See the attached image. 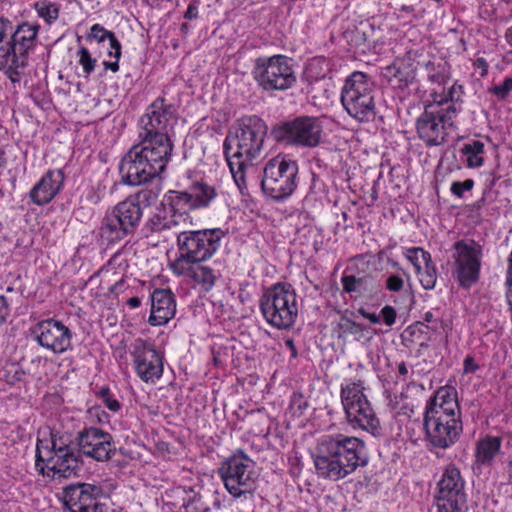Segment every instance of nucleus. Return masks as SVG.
I'll use <instances>...</instances> for the list:
<instances>
[{
    "instance_id": "obj_1",
    "label": "nucleus",
    "mask_w": 512,
    "mask_h": 512,
    "mask_svg": "<svg viewBox=\"0 0 512 512\" xmlns=\"http://www.w3.org/2000/svg\"><path fill=\"white\" fill-rule=\"evenodd\" d=\"M171 118L164 100H155L139 120V139L119 164L122 182L138 186L160 175L171 158L173 144L166 133Z\"/></svg>"
},
{
    "instance_id": "obj_2",
    "label": "nucleus",
    "mask_w": 512,
    "mask_h": 512,
    "mask_svg": "<svg viewBox=\"0 0 512 512\" xmlns=\"http://www.w3.org/2000/svg\"><path fill=\"white\" fill-rule=\"evenodd\" d=\"M267 125L257 116L244 117L224 140V152L237 186L246 187V171L260 161Z\"/></svg>"
},
{
    "instance_id": "obj_3",
    "label": "nucleus",
    "mask_w": 512,
    "mask_h": 512,
    "mask_svg": "<svg viewBox=\"0 0 512 512\" xmlns=\"http://www.w3.org/2000/svg\"><path fill=\"white\" fill-rule=\"evenodd\" d=\"M365 450L364 442L357 437L327 435L319 440L312 458L318 475L336 481L368 464Z\"/></svg>"
},
{
    "instance_id": "obj_4",
    "label": "nucleus",
    "mask_w": 512,
    "mask_h": 512,
    "mask_svg": "<svg viewBox=\"0 0 512 512\" xmlns=\"http://www.w3.org/2000/svg\"><path fill=\"white\" fill-rule=\"evenodd\" d=\"M35 465L42 475L61 480L77 476L82 462L69 437L52 431L49 443L37 441Z\"/></svg>"
},
{
    "instance_id": "obj_5",
    "label": "nucleus",
    "mask_w": 512,
    "mask_h": 512,
    "mask_svg": "<svg viewBox=\"0 0 512 512\" xmlns=\"http://www.w3.org/2000/svg\"><path fill=\"white\" fill-rule=\"evenodd\" d=\"M375 83L365 73L353 72L346 80L341 103L346 112L359 122L373 121L376 116Z\"/></svg>"
},
{
    "instance_id": "obj_6",
    "label": "nucleus",
    "mask_w": 512,
    "mask_h": 512,
    "mask_svg": "<svg viewBox=\"0 0 512 512\" xmlns=\"http://www.w3.org/2000/svg\"><path fill=\"white\" fill-rule=\"evenodd\" d=\"M224 236L225 232L220 228L180 231L177 237L179 255L170 263V268L206 261L219 249Z\"/></svg>"
},
{
    "instance_id": "obj_7",
    "label": "nucleus",
    "mask_w": 512,
    "mask_h": 512,
    "mask_svg": "<svg viewBox=\"0 0 512 512\" xmlns=\"http://www.w3.org/2000/svg\"><path fill=\"white\" fill-rule=\"evenodd\" d=\"M260 310L265 320L277 329H288L298 315L297 295L288 283H277L260 298Z\"/></svg>"
},
{
    "instance_id": "obj_8",
    "label": "nucleus",
    "mask_w": 512,
    "mask_h": 512,
    "mask_svg": "<svg viewBox=\"0 0 512 512\" xmlns=\"http://www.w3.org/2000/svg\"><path fill=\"white\" fill-rule=\"evenodd\" d=\"M363 391L360 380L341 386L340 396L347 422L354 429H362L375 437L380 436V420Z\"/></svg>"
},
{
    "instance_id": "obj_9",
    "label": "nucleus",
    "mask_w": 512,
    "mask_h": 512,
    "mask_svg": "<svg viewBox=\"0 0 512 512\" xmlns=\"http://www.w3.org/2000/svg\"><path fill=\"white\" fill-rule=\"evenodd\" d=\"M143 216L141 206L127 197L105 214L99 235L103 242L115 244L133 235Z\"/></svg>"
},
{
    "instance_id": "obj_10",
    "label": "nucleus",
    "mask_w": 512,
    "mask_h": 512,
    "mask_svg": "<svg viewBox=\"0 0 512 512\" xmlns=\"http://www.w3.org/2000/svg\"><path fill=\"white\" fill-rule=\"evenodd\" d=\"M298 164L284 156H277L267 162L263 170L261 188L266 196L283 201L290 197L297 187Z\"/></svg>"
},
{
    "instance_id": "obj_11",
    "label": "nucleus",
    "mask_w": 512,
    "mask_h": 512,
    "mask_svg": "<svg viewBox=\"0 0 512 512\" xmlns=\"http://www.w3.org/2000/svg\"><path fill=\"white\" fill-rule=\"evenodd\" d=\"M255 463L242 450H237L221 462L218 473L233 497L252 495L256 485Z\"/></svg>"
},
{
    "instance_id": "obj_12",
    "label": "nucleus",
    "mask_w": 512,
    "mask_h": 512,
    "mask_svg": "<svg viewBox=\"0 0 512 512\" xmlns=\"http://www.w3.org/2000/svg\"><path fill=\"white\" fill-rule=\"evenodd\" d=\"M457 110L453 104L443 107L438 103H430L416 121L418 137L428 147L440 146L446 142L448 129L454 126Z\"/></svg>"
},
{
    "instance_id": "obj_13",
    "label": "nucleus",
    "mask_w": 512,
    "mask_h": 512,
    "mask_svg": "<svg viewBox=\"0 0 512 512\" xmlns=\"http://www.w3.org/2000/svg\"><path fill=\"white\" fill-rule=\"evenodd\" d=\"M277 141L301 148H315L322 142L323 125L318 117L298 116L273 129Z\"/></svg>"
},
{
    "instance_id": "obj_14",
    "label": "nucleus",
    "mask_w": 512,
    "mask_h": 512,
    "mask_svg": "<svg viewBox=\"0 0 512 512\" xmlns=\"http://www.w3.org/2000/svg\"><path fill=\"white\" fill-rule=\"evenodd\" d=\"M252 74L265 91L287 90L296 82L289 59L283 55L256 59Z\"/></svg>"
},
{
    "instance_id": "obj_15",
    "label": "nucleus",
    "mask_w": 512,
    "mask_h": 512,
    "mask_svg": "<svg viewBox=\"0 0 512 512\" xmlns=\"http://www.w3.org/2000/svg\"><path fill=\"white\" fill-rule=\"evenodd\" d=\"M453 251L452 275L462 288H470L479 279L482 248L474 240H459Z\"/></svg>"
},
{
    "instance_id": "obj_16",
    "label": "nucleus",
    "mask_w": 512,
    "mask_h": 512,
    "mask_svg": "<svg viewBox=\"0 0 512 512\" xmlns=\"http://www.w3.org/2000/svg\"><path fill=\"white\" fill-rule=\"evenodd\" d=\"M436 504L439 512H463L467 495L465 481L455 464H448L437 483Z\"/></svg>"
},
{
    "instance_id": "obj_17",
    "label": "nucleus",
    "mask_w": 512,
    "mask_h": 512,
    "mask_svg": "<svg viewBox=\"0 0 512 512\" xmlns=\"http://www.w3.org/2000/svg\"><path fill=\"white\" fill-rule=\"evenodd\" d=\"M103 495L100 485L78 482L64 488L63 501L70 512H105L106 505L100 502Z\"/></svg>"
},
{
    "instance_id": "obj_18",
    "label": "nucleus",
    "mask_w": 512,
    "mask_h": 512,
    "mask_svg": "<svg viewBox=\"0 0 512 512\" xmlns=\"http://www.w3.org/2000/svg\"><path fill=\"white\" fill-rule=\"evenodd\" d=\"M39 25L22 23L13 30L8 20L0 19V48L13 50L10 54L28 58L29 51L35 47Z\"/></svg>"
},
{
    "instance_id": "obj_19",
    "label": "nucleus",
    "mask_w": 512,
    "mask_h": 512,
    "mask_svg": "<svg viewBox=\"0 0 512 512\" xmlns=\"http://www.w3.org/2000/svg\"><path fill=\"white\" fill-rule=\"evenodd\" d=\"M79 455L96 461H108L115 454L116 446L111 434L95 427L80 431L77 436Z\"/></svg>"
},
{
    "instance_id": "obj_20",
    "label": "nucleus",
    "mask_w": 512,
    "mask_h": 512,
    "mask_svg": "<svg viewBox=\"0 0 512 512\" xmlns=\"http://www.w3.org/2000/svg\"><path fill=\"white\" fill-rule=\"evenodd\" d=\"M423 424L425 440L433 448L447 449L453 446L463 431L461 417L446 420L424 417Z\"/></svg>"
},
{
    "instance_id": "obj_21",
    "label": "nucleus",
    "mask_w": 512,
    "mask_h": 512,
    "mask_svg": "<svg viewBox=\"0 0 512 512\" xmlns=\"http://www.w3.org/2000/svg\"><path fill=\"white\" fill-rule=\"evenodd\" d=\"M37 343L55 354H61L71 347L72 333L61 321H41L34 329Z\"/></svg>"
},
{
    "instance_id": "obj_22",
    "label": "nucleus",
    "mask_w": 512,
    "mask_h": 512,
    "mask_svg": "<svg viewBox=\"0 0 512 512\" xmlns=\"http://www.w3.org/2000/svg\"><path fill=\"white\" fill-rule=\"evenodd\" d=\"M133 358L137 375L145 382H154L163 373L161 355L144 340L138 339L133 345Z\"/></svg>"
},
{
    "instance_id": "obj_23",
    "label": "nucleus",
    "mask_w": 512,
    "mask_h": 512,
    "mask_svg": "<svg viewBox=\"0 0 512 512\" xmlns=\"http://www.w3.org/2000/svg\"><path fill=\"white\" fill-rule=\"evenodd\" d=\"M424 417L444 420L461 417L456 390L449 386L439 388L428 400Z\"/></svg>"
},
{
    "instance_id": "obj_24",
    "label": "nucleus",
    "mask_w": 512,
    "mask_h": 512,
    "mask_svg": "<svg viewBox=\"0 0 512 512\" xmlns=\"http://www.w3.org/2000/svg\"><path fill=\"white\" fill-rule=\"evenodd\" d=\"M64 183L61 169L48 170L29 192L31 201L38 206L50 203L60 192Z\"/></svg>"
},
{
    "instance_id": "obj_25",
    "label": "nucleus",
    "mask_w": 512,
    "mask_h": 512,
    "mask_svg": "<svg viewBox=\"0 0 512 512\" xmlns=\"http://www.w3.org/2000/svg\"><path fill=\"white\" fill-rule=\"evenodd\" d=\"M176 313L174 295L170 290L156 289L151 295L149 323L153 326L166 324Z\"/></svg>"
},
{
    "instance_id": "obj_26",
    "label": "nucleus",
    "mask_w": 512,
    "mask_h": 512,
    "mask_svg": "<svg viewBox=\"0 0 512 512\" xmlns=\"http://www.w3.org/2000/svg\"><path fill=\"white\" fill-rule=\"evenodd\" d=\"M170 269L177 276L193 280L205 292L210 291L214 287L216 280L220 276L218 271L201 263H189L188 265H180Z\"/></svg>"
},
{
    "instance_id": "obj_27",
    "label": "nucleus",
    "mask_w": 512,
    "mask_h": 512,
    "mask_svg": "<svg viewBox=\"0 0 512 512\" xmlns=\"http://www.w3.org/2000/svg\"><path fill=\"white\" fill-rule=\"evenodd\" d=\"M341 283L343 291L351 295L354 294V297L370 296L379 289L377 280L370 273L343 275Z\"/></svg>"
},
{
    "instance_id": "obj_28",
    "label": "nucleus",
    "mask_w": 512,
    "mask_h": 512,
    "mask_svg": "<svg viewBox=\"0 0 512 512\" xmlns=\"http://www.w3.org/2000/svg\"><path fill=\"white\" fill-rule=\"evenodd\" d=\"M502 439L498 436L486 435L476 442L475 463L479 466H491L499 454Z\"/></svg>"
},
{
    "instance_id": "obj_29",
    "label": "nucleus",
    "mask_w": 512,
    "mask_h": 512,
    "mask_svg": "<svg viewBox=\"0 0 512 512\" xmlns=\"http://www.w3.org/2000/svg\"><path fill=\"white\" fill-rule=\"evenodd\" d=\"M10 51L9 48L6 50L0 48V70H5L11 82L18 83L20 76L28 65V58L22 56L21 53H19V56H15V53L10 54Z\"/></svg>"
},
{
    "instance_id": "obj_30",
    "label": "nucleus",
    "mask_w": 512,
    "mask_h": 512,
    "mask_svg": "<svg viewBox=\"0 0 512 512\" xmlns=\"http://www.w3.org/2000/svg\"><path fill=\"white\" fill-rule=\"evenodd\" d=\"M422 69L428 80L432 83L445 84L448 78V63L442 59L432 58L428 61L418 62L417 64Z\"/></svg>"
},
{
    "instance_id": "obj_31",
    "label": "nucleus",
    "mask_w": 512,
    "mask_h": 512,
    "mask_svg": "<svg viewBox=\"0 0 512 512\" xmlns=\"http://www.w3.org/2000/svg\"><path fill=\"white\" fill-rule=\"evenodd\" d=\"M170 207V212L176 214L189 215V211L196 209L195 202H193L189 191H169L165 200L163 201Z\"/></svg>"
},
{
    "instance_id": "obj_32",
    "label": "nucleus",
    "mask_w": 512,
    "mask_h": 512,
    "mask_svg": "<svg viewBox=\"0 0 512 512\" xmlns=\"http://www.w3.org/2000/svg\"><path fill=\"white\" fill-rule=\"evenodd\" d=\"M87 40H96L102 43L106 40L109 41L110 50L108 51L109 56L120 59L121 57V44L116 38L115 34L111 31L106 30L100 24H94L90 28V33L87 35Z\"/></svg>"
},
{
    "instance_id": "obj_33",
    "label": "nucleus",
    "mask_w": 512,
    "mask_h": 512,
    "mask_svg": "<svg viewBox=\"0 0 512 512\" xmlns=\"http://www.w3.org/2000/svg\"><path fill=\"white\" fill-rule=\"evenodd\" d=\"M468 168H478L484 164L485 145L479 140H471L460 149Z\"/></svg>"
},
{
    "instance_id": "obj_34",
    "label": "nucleus",
    "mask_w": 512,
    "mask_h": 512,
    "mask_svg": "<svg viewBox=\"0 0 512 512\" xmlns=\"http://www.w3.org/2000/svg\"><path fill=\"white\" fill-rule=\"evenodd\" d=\"M162 215L165 216L164 226L167 230H173L178 236L180 231L187 230L192 225V219L190 215L176 214L170 212V207L162 202V209H160Z\"/></svg>"
},
{
    "instance_id": "obj_35",
    "label": "nucleus",
    "mask_w": 512,
    "mask_h": 512,
    "mask_svg": "<svg viewBox=\"0 0 512 512\" xmlns=\"http://www.w3.org/2000/svg\"><path fill=\"white\" fill-rule=\"evenodd\" d=\"M189 193L195 202V207H207L209 203L217 196V192L213 186L205 183H195L189 188Z\"/></svg>"
},
{
    "instance_id": "obj_36",
    "label": "nucleus",
    "mask_w": 512,
    "mask_h": 512,
    "mask_svg": "<svg viewBox=\"0 0 512 512\" xmlns=\"http://www.w3.org/2000/svg\"><path fill=\"white\" fill-rule=\"evenodd\" d=\"M464 94V88L458 83H454L448 90V93L443 96H439V99H434L432 103L441 104L443 107H448L453 104L457 110V114L461 111L460 103H462V96Z\"/></svg>"
},
{
    "instance_id": "obj_37",
    "label": "nucleus",
    "mask_w": 512,
    "mask_h": 512,
    "mask_svg": "<svg viewBox=\"0 0 512 512\" xmlns=\"http://www.w3.org/2000/svg\"><path fill=\"white\" fill-rule=\"evenodd\" d=\"M426 263L424 269L421 267L420 273H416L419 276L421 286L425 290H432L435 288L437 282V269L432 261L431 256H425Z\"/></svg>"
},
{
    "instance_id": "obj_38",
    "label": "nucleus",
    "mask_w": 512,
    "mask_h": 512,
    "mask_svg": "<svg viewBox=\"0 0 512 512\" xmlns=\"http://www.w3.org/2000/svg\"><path fill=\"white\" fill-rule=\"evenodd\" d=\"M39 17L46 23H53L59 16V5L48 0H39L34 4Z\"/></svg>"
},
{
    "instance_id": "obj_39",
    "label": "nucleus",
    "mask_w": 512,
    "mask_h": 512,
    "mask_svg": "<svg viewBox=\"0 0 512 512\" xmlns=\"http://www.w3.org/2000/svg\"><path fill=\"white\" fill-rule=\"evenodd\" d=\"M406 259L414 266L415 272L420 273L422 263H426L425 256H431L429 252L420 247L408 248L404 253Z\"/></svg>"
},
{
    "instance_id": "obj_40",
    "label": "nucleus",
    "mask_w": 512,
    "mask_h": 512,
    "mask_svg": "<svg viewBox=\"0 0 512 512\" xmlns=\"http://www.w3.org/2000/svg\"><path fill=\"white\" fill-rule=\"evenodd\" d=\"M77 56L79 57L78 62L82 66L85 77L88 78L94 72L97 60L91 56L89 50L85 47L79 48Z\"/></svg>"
},
{
    "instance_id": "obj_41",
    "label": "nucleus",
    "mask_w": 512,
    "mask_h": 512,
    "mask_svg": "<svg viewBox=\"0 0 512 512\" xmlns=\"http://www.w3.org/2000/svg\"><path fill=\"white\" fill-rule=\"evenodd\" d=\"M512 91V77H507L505 80L496 84L488 89V92L495 96L498 100H504Z\"/></svg>"
},
{
    "instance_id": "obj_42",
    "label": "nucleus",
    "mask_w": 512,
    "mask_h": 512,
    "mask_svg": "<svg viewBox=\"0 0 512 512\" xmlns=\"http://www.w3.org/2000/svg\"><path fill=\"white\" fill-rule=\"evenodd\" d=\"M308 408V401L302 394L294 393L290 400V412L294 417H301Z\"/></svg>"
},
{
    "instance_id": "obj_43",
    "label": "nucleus",
    "mask_w": 512,
    "mask_h": 512,
    "mask_svg": "<svg viewBox=\"0 0 512 512\" xmlns=\"http://www.w3.org/2000/svg\"><path fill=\"white\" fill-rule=\"evenodd\" d=\"M158 195L150 189H141L136 194L129 196V199H133L137 202V205L141 206L142 203L150 205L156 201Z\"/></svg>"
},
{
    "instance_id": "obj_44",
    "label": "nucleus",
    "mask_w": 512,
    "mask_h": 512,
    "mask_svg": "<svg viewBox=\"0 0 512 512\" xmlns=\"http://www.w3.org/2000/svg\"><path fill=\"white\" fill-rule=\"evenodd\" d=\"M185 512H209L210 507L203 501L201 495H195L184 505Z\"/></svg>"
},
{
    "instance_id": "obj_45",
    "label": "nucleus",
    "mask_w": 512,
    "mask_h": 512,
    "mask_svg": "<svg viewBox=\"0 0 512 512\" xmlns=\"http://www.w3.org/2000/svg\"><path fill=\"white\" fill-rule=\"evenodd\" d=\"M474 187L472 179H466L463 182L455 181L451 185V193L459 198H462L465 191H471Z\"/></svg>"
},
{
    "instance_id": "obj_46",
    "label": "nucleus",
    "mask_w": 512,
    "mask_h": 512,
    "mask_svg": "<svg viewBox=\"0 0 512 512\" xmlns=\"http://www.w3.org/2000/svg\"><path fill=\"white\" fill-rule=\"evenodd\" d=\"M100 395H101L106 407L110 411L117 412L120 410L121 404L119 403L118 400H116L115 398L112 397L109 388H106V387L102 388L100 390Z\"/></svg>"
},
{
    "instance_id": "obj_47",
    "label": "nucleus",
    "mask_w": 512,
    "mask_h": 512,
    "mask_svg": "<svg viewBox=\"0 0 512 512\" xmlns=\"http://www.w3.org/2000/svg\"><path fill=\"white\" fill-rule=\"evenodd\" d=\"M164 220L165 216L162 215L161 211L159 210L148 220L147 226L152 232H161L167 230L166 226H164Z\"/></svg>"
},
{
    "instance_id": "obj_48",
    "label": "nucleus",
    "mask_w": 512,
    "mask_h": 512,
    "mask_svg": "<svg viewBox=\"0 0 512 512\" xmlns=\"http://www.w3.org/2000/svg\"><path fill=\"white\" fill-rule=\"evenodd\" d=\"M339 327L344 332H347L350 334H358L363 331L362 325L354 322L353 320H351L349 318H342L339 323Z\"/></svg>"
},
{
    "instance_id": "obj_49",
    "label": "nucleus",
    "mask_w": 512,
    "mask_h": 512,
    "mask_svg": "<svg viewBox=\"0 0 512 512\" xmlns=\"http://www.w3.org/2000/svg\"><path fill=\"white\" fill-rule=\"evenodd\" d=\"M404 287V280L401 276L392 274L386 279V289L390 292H399Z\"/></svg>"
},
{
    "instance_id": "obj_50",
    "label": "nucleus",
    "mask_w": 512,
    "mask_h": 512,
    "mask_svg": "<svg viewBox=\"0 0 512 512\" xmlns=\"http://www.w3.org/2000/svg\"><path fill=\"white\" fill-rule=\"evenodd\" d=\"M380 316L387 326H392L396 321V310L392 306L386 305L382 308Z\"/></svg>"
},
{
    "instance_id": "obj_51",
    "label": "nucleus",
    "mask_w": 512,
    "mask_h": 512,
    "mask_svg": "<svg viewBox=\"0 0 512 512\" xmlns=\"http://www.w3.org/2000/svg\"><path fill=\"white\" fill-rule=\"evenodd\" d=\"M479 369V365L475 363L472 356L468 355L464 359V373H475Z\"/></svg>"
},
{
    "instance_id": "obj_52",
    "label": "nucleus",
    "mask_w": 512,
    "mask_h": 512,
    "mask_svg": "<svg viewBox=\"0 0 512 512\" xmlns=\"http://www.w3.org/2000/svg\"><path fill=\"white\" fill-rule=\"evenodd\" d=\"M9 315L7 300L4 296H0V326L6 321Z\"/></svg>"
},
{
    "instance_id": "obj_53",
    "label": "nucleus",
    "mask_w": 512,
    "mask_h": 512,
    "mask_svg": "<svg viewBox=\"0 0 512 512\" xmlns=\"http://www.w3.org/2000/svg\"><path fill=\"white\" fill-rule=\"evenodd\" d=\"M197 16H198L197 7L194 4H189L184 17L186 19L192 20V19H196Z\"/></svg>"
},
{
    "instance_id": "obj_54",
    "label": "nucleus",
    "mask_w": 512,
    "mask_h": 512,
    "mask_svg": "<svg viewBox=\"0 0 512 512\" xmlns=\"http://www.w3.org/2000/svg\"><path fill=\"white\" fill-rule=\"evenodd\" d=\"M395 76L398 77L400 79V81H404L405 84H408L414 78L413 71H410V72L406 73L405 75H403L400 69L397 70Z\"/></svg>"
},
{
    "instance_id": "obj_55",
    "label": "nucleus",
    "mask_w": 512,
    "mask_h": 512,
    "mask_svg": "<svg viewBox=\"0 0 512 512\" xmlns=\"http://www.w3.org/2000/svg\"><path fill=\"white\" fill-rule=\"evenodd\" d=\"M285 346L287 347V349L290 351L291 353V356L293 358H296L297 357V349L295 347V344H294V341L293 339L291 338H288L285 340Z\"/></svg>"
},
{
    "instance_id": "obj_56",
    "label": "nucleus",
    "mask_w": 512,
    "mask_h": 512,
    "mask_svg": "<svg viewBox=\"0 0 512 512\" xmlns=\"http://www.w3.org/2000/svg\"><path fill=\"white\" fill-rule=\"evenodd\" d=\"M115 59H116V61H114V62H108V61L103 62L105 68L111 70L114 73L119 71V59H117V58H115Z\"/></svg>"
},
{
    "instance_id": "obj_57",
    "label": "nucleus",
    "mask_w": 512,
    "mask_h": 512,
    "mask_svg": "<svg viewBox=\"0 0 512 512\" xmlns=\"http://www.w3.org/2000/svg\"><path fill=\"white\" fill-rule=\"evenodd\" d=\"M122 284H123V279H120L118 281H116L113 285H111L108 290L110 293H118L121 288H122Z\"/></svg>"
},
{
    "instance_id": "obj_58",
    "label": "nucleus",
    "mask_w": 512,
    "mask_h": 512,
    "mask_svg": "<svg viewBox=\"0 0 512 512\" xmlns=\"http://www.w3.org/2000/svg\"><path fill=\"white\" fill-rule=\"evenodd\" d=\"M365 318L368 319L373 324H378V323H380V320H381V316L377 315L375 313H369V314L365 315Z\"/></svg>"
},
{
    "instance_id": "obj_59",
    "label": "nucleus",
    "mask_w": 512,
    "mask_h": 512,
    "mask_svg": "<svg viewBox=\"0 0 512 512\" xmlns=\"http://www.w3.org/2000/svg\"><path fill=\"white\" fill-rule=\"evenodd\" d=\"M6 165H7V159L5 157V153L0 148V175L2 174L3 170L6 168Z\"/></svg>"
},
{
    "instance_id": "obj_60",
    "label": "nucleus",
    "mask_w": 512,
    "mask_h": 512,
    "mask_svg": "<svg viewBox=\"0 0 512 512\" xmlns=\"http://www.w3.org/2000/svg\"><path fill=\"white\" fill-rule=\"evenodd\" d=\"M127 304L131 307V308H138L140 305H141V300L139 297H131L128 301H127Z\"/></svg>"
},
{
    "instance_id": "obj_61",
    "label": "nucleus",
    "mask_w": 512,
    "mask_h": 512,
    "mask_svg": "<svg viewBox=\"0 0 512 512\" xmlns=\"http://www.w3.org/2000/svg\"><path fill=\"white\" fill-rule=\"evenodd\" d=\"M477 65L478 67L482 68V76L485 75L487 73L488 68L486 61L483 58H479L477 59Z\"/></svg>"
},
{
    "instance_id": "obj_62",
    "label": "nucleus",
    "mask_w": 512,
    "mask_h": 512,
    "mask_svg": "<svg viewBox=\"0 0 512 512\" xmlns=\"http://www.w3.org/2000/svg\"><path fill=\"white\" fill-rule=\"evenodd\" d=\"M424 321L427 323H434L436 322V319L434 317V314L431 311H428L424 314Z\"/></svg>"
},
{
    "instance_id": "obj_63",
    "label": "nucleus",
    "mask_w": 512,
    "mask_h": 512,
    "mask_svg": "<svg viewBox=\"0 0 512 512\" xmlns=\"http://www.w3.org/2000/svg\"><path fill=\"white\" fill-rule=\"evenodd\" d=\"M398 372L402 376H406L408 374V368H407L405 362L399 363V365H398Z\"/></svg>"
},
{
    "instance_id": "obj_64",
    "label": "nucleus",
    "mask_w": 512,
    "mask_h": 512,
    "mask_svg": "<svg viewBox=\"0 0 512 512\" xmlns=\"http://www.w3.org/2000/svg\"><path fill=\"white\" fill-rule=\"evenodd\" d=\"M505 37L509 45L512 46V26L509 29H507Z\"/></svg>"
}]
</instances>
